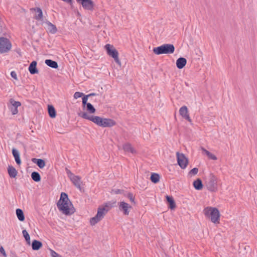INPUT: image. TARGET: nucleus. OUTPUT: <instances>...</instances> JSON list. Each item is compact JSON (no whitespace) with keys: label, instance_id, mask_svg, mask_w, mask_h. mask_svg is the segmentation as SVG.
Here are the masks:
<instances>
[{"label":"nucleus","instance_id":"nucleus-7","mask_svg":"<svg viewBox=\"0 0 257 257\" xmlns=\"http://www.w3.org/2000/svg\"><path fill=\"white\" fill-rule=\"evenodd\" d=\"M96 109L91 104L88 103L82 106V110L78 113V115L81 117L88 119V117H93L95 115Z\"/></svg>","mask_w":257,"mask_h":257},{"label":"nucleus","instance_id":"nucleus-34","mask_svg":"<svg viewBox=\"0 0 257 257\" xmlns=\"http://www.w3.org/2000/svg\"><path fill=\"white\" fill-rule=\"evenodd\" d=\"M22 233L27 243L30 245L31 244V239L29 234L26 230H23Z\"/></svg>","mask_w":257,"mask_h":257},{"label":"nucleus","instance_id":"nucleus-16","mask_svg":"<svg viewBox=\"0 0 257 257\" xmlns=\"http://www.w3.org/2000/svg\"><path fill=\"white\" fill-rule=\"evenodd\" d=\"M165 198L168 208L171 210H174L177 207V205L174 198L169 195H166Z\"/></svg>","mask_w":257,"mask_h":257},{"label":"nucleus","instance_id":"nucleus-2","mask_svg":"<svg viewBox=\"0 0 257 257\" xmlns=\"http://www.w3.org/2000/svg\"><path fill=\"white\" fill-rule=\"evenodd\" d=\"M205 217L214 225L220 223L221 213L218 208L212 206H207L203 209Z\"/></svg>","mask_w":257,"mask_h":257},{"label":"nucleus","instance_id":"nucleus-23","mask_svg":"<svg viewBox=\"0 0 257 257\" xmlns=\"http://www.w3.org/2000/svg\"><path fill=\"white\" fill-rule=\"evenodd\" d=\"M43 246L42 243L37 240H34L32 243V249L34 250H38L42 248Z\"/></svg>","mask_w":257,"mask_h":257},{"label":"nucleus","instance_id":"nucleus-3","mask_svg":"<svg viewBox=\"0 0 257 257\" xmlns=\"http://www.w3.org/2000/svg\"><path fill=\"white\" fill-rule=\"evenodd\" d=\"M88 120L100 127H112L116 125L115 120L106 117L94 115L93 117H88Z\"/></svg>","mask_w":257,"mask_h":257},{"label":"nucleus","instance_id":"nucleus-32","mask_svg":"<svg viewBox=\"0 0 257 257\" xmlns=\"http://www.w3.org/2000/svg\"><path fill=\"white\" fill-rule=\"evenodd\" d=\"M10 75L12 78L13 79V83L14 84H16L17 82L19 81V78L17 72L15 71H13L11 72Z\"/></svg>","mask_w":257,"mask_h":257},{"label":"nucleus","instance_id":"nucleus-5","mask_svg":"<svg viewBox=\"0 0 257 257\" xmlns=\"http://www.w3.org/2000/svg\"><path fill=\"white\" fill-rule=\"evenodd\" d=\"M106 54L112 58L116 64L120 66L121 61L119 57V53L117 49L112 44H107L104 46Z\"/></svg>","mask_w":257,"mask_h":257},{"label":"nucleus","instance_id":"nucleus-11","mask_svg":"<svg viewBox=\"0 0 257 257\" xmlns=\"http://www.w3.org/2000/svg\"><path fill=\"white\" fill-rule=\"evenodd\" d=\"M117 206L119 211L123 215L128 216L133 209L132 204L124 200H121L118 202Z\"/></svg>","mask_w":257,"mask_h":257},{"label":"nucleus","instance_id":"nucleus-40","mask_svg":"<svg viewBox=\"0 0 257 257\" xmlns=\"http://www.w3.org/2000/svg\"><path fill=\"white\" fill-rule=\"evenodd\" d=\"M0 253L2 255L3 257H7V254L5 249L2 246L0 247Z\"/></svg>","mask_w":257,"mask_h":257},{"label":"nucleus","instance_id":"nucleus-10","mask_svg":"<svg viewBox=\"0 0 257 257\" xmlns=\"http://www.w3.org/2000/svg\"><path fill=\"white\" fill-rule=\"evenodd\" d=\"M31 11L34 15V18L37 21V24L44 26L47 20L44 17L42 10L39 8H35L31 9Z\"/></svg>","mask_w":257,"mask_h":257},{"label":"nucleus","instance_id":"nucleus-17","mask_svg":"<svg viewBox=\"0 0 257 257\" xmlns=\"http://www.w3.org/2000/svg\"><path fill=\"white\" fill-rule=\"evenodd\" d=\"M179 113L183 118L189 122L191 121V119L189 116L188 109L187 106H183L181 107L179 109Z\"/></svg>","mask_w":257,"mask_h":257},{"label":"nucleus","instance_id":"nucleus-6","mask_svg":"<svg viewBox=\"0 0 257 257\" xmlns=\"http://www.w3.org/2000/svg\"><path fill=\"white\" fill-rule=\"evenodd\" d=\"M175 51V47L173 45L166 44L160 46L155 47L153 52L155 55H159L162 54H171Z\"/></svg>","mask_w":257,"mask_h":257},{"label":"nucleus","instance_id":"nucleus-22","mask_svg":"<svg viewBox=\"0 0 257 257\" xmlns=\"http://www.w3.org/2000/svg\"><path fill=\"white\" fill-rule=\"evenodd\" d=\"M193 185L195 189L197 190H202L203 187L202 181L199 178L194 181Z\"/></svg>","mask_w":257,"mask_h":257},{"label":"nucleus","instance_id":"nucleus-12","mask_svg":"<svg viewBox=\"0 0 257 257\" xmlns=\"http://www.w3.org/2000/svg\"><path fill=\"white\" fill-rule=\"evenodd\" d=\"M22 105L21 102L16 101L14 98L9 99L8 102V106L11 114L13 115L17 114L19 112L18 107Z\"/></svg>","mask_w":257,"mask_h":257},{"label":"nucleus","instance_id":"nucleus-14","mask_svg":"<svg viewBox=\"0 0 257 257\" xmlns=\"http://www.w3.org/2000/svg\"><path fill=\"white\" fill-rule=\"evenodd\" d=\"M176 156L178 164L180 167L182 169H186L189 164V160L187 157L183 153H177Z\"/></svg>","mask_w":257,"mask_h":257},{"label":"nucleus","instance_id":"nucleus-18","mask_svg":"<svg viewBox=\"0 0 257 257\" xmlns=\"http://www.w3.org/2000/svg\"><path fill=\"white\" fill-rule=\"evenodd\" d=\"M44 25H45V28L46 30L51 34H54L57 32L56 27L47 20L45 21Z\"/></svg>","mask_w":257,"mask_h":257},{"label":"nucleus","instance_id":"nucleus-35","mask_svg":"<svg viewBox=\"0 0 257 257\" xmlns=\"http://www.w3.org/2000/svg\"><path fill=\"white\" fill-rule=\"evenodd\" d=\"M198 172V169L197 168H194L191 169L188 173V176L190 177L195 176Z\"/></svg>","mask_w":257,"mask_h":257},{"label":"nucleus","instance_id":"nucleus-13","mask_svg":"<svg viewBox=\"0 0 257 257\" xmlns=\"http://www.w3.org/2000/svg\"><path fill=\"white\" fill-rule=\"evenodd\" d=\"M67 174L73 184L77 188L81 190L83 186V183L81 178L73 174L70 171L67 170Z\"/></svg>","mask_w":257,"mask_h":257},{"label":"nucleus","instance_id":"nucleus-30","mask_svg":"<svg viewBox=\"0 0 257 257\" xmlns=\"http://www.w3.org/2000/svg\"><path fill=\"white\" fill-rule=\"evenodd\" d=\"M16 214L18 219L21 221H23L25 220V216L24 214V212L21 209H16Z\"/></svg>","mask_w":257,"mask_h":257},{"label":"nucleus","instance_id":"nucleus-24","mask_svg":"<svg viewBox=\"0 0 257 257\" xmlns=\"http://www.w3.org/2000/svg\"><path fill=\"white\" fill-rule=\"evenodd\" d=\"M32 161L33 163H36L41 169L44 168L46 165L45 162L42 159L33 158Z\"/></svg>","mask_w":257,"mask_h":257},{"label":"nucleus","instance_id":"nucleus-9","mask_svg":"<svg viewBox=\"0 0 257 257\" xmlns=\"http://www.w3.org/2000/svg\"><path fill=\"white\" fill-rule=\"evenodd\" d=\"M218 178L213 174H210L206 183L208 190L211 192H216L218 190Z\"/></svg>","mask_w":257,"mask_h":257},{"label":"nucleus","instance_id":"nucleus-25","mask_svg":"<svg viewBox=\"0 0 257 257\" xmlns=\"http://www.w3.org/2000/svg\"><path fill=\"white\" fill-rule=\"evenodd\" d=\"M8 171L9 175L11 178H15L18 174V172L16 169L12 166H9L8 168Z\"/></svg>","mask_w":257,"mask_h":257},{"label":"nucleus","instance_id":"nucleus-29","mask_svg":"<svg viewBox=\"0 0 257 257\" xmlns=\"http://www.w3.org/2000/svg\"><path fill=\"white\" fill-rule=\"evenodd\" d=\"M150 179L154 183H157L160 181V176L157 173H152L151 175Z\"/></svg>","mask_w":257,"mask_h":257},{"label":"nucleus","instance_id":"nucleus-1","mask_svg":"<svg viewBox=\"0 0 257 257\" xmlns=\"http://www.w3.org/2000/svg\"><path fill=\"white\" fill-rule=\"evenodd\" d=\"M59 211L65 215H71L75 211V209L69 199L68 195L65 192H62L57 203Z\"/></svg>","mask_w":257,"mask_h":257},{"label":"nucleus","instance_id":"nucleus-28","mask_svg":"<svg viewBox=\"0 0 257 257\" xmlns=\"http://www.w3.org/2000/svg\"><path fill=\"white\" fill-rule=\"evenodd\" d=\"M48 111L49 113V116L51 118H55L56 116V111L55 110V108L53 105H48Z\"/></svg>","mask_w":257,"mask_h":257},{"label":"nucleus","instance_id":"nucleus-31","mask_svg":"<svg viewBox=\"0 0 257 257\" xmlns=\"http://www.w3.org/2000/svg\"><path fill=\"white\" fill-rule=\"evenodd\" d=\"M126 197L130 201L132 204L134 205L136 204V197L133 193L128 192L126 195Z\"/></svg>","mask_w":257,"mask_h":257},{"label":"nucleus","instance_id":"nucleus-39","mask_svg":"<svg viewBox=\"0 0 257 257\" xmlns=\"http://www.w3.org/2000/svg\"><path fill=\"white\" fill-rule=\"evenodd\" d=\"M83 96H84V94L83 93L80 92H76L74 94V98L75 99H77L78 98H80Z\"/></svg>","mask_w":257,"mask_h":257},{"label":"nucleus","instance_id":"nucleus-15","mask_svg":"<svg viewBox=\"0 0 257 257\" xmlns=\"http://www.w3.org/2000/svg\"><path fill=\"white\" fill-rule=\"evenodd\" d=\"M76 1L85 10L93 11L94 8L95 4L92 0H76Z\"/></svg>","mask_w":257,"mask_h":257},{"label":"nucleus","instance_id":"nucleus-27","mask_svg":"<svg viewBox=\"0 0 257 257\" xmlns=\"http://www.w3.org/2000/svg\"><path fill=\"white\" fill-rule=\"evenodd\" d=\"M45 64L49 66V67L54 68L57 69L58 68V65L56 61H53L50 59H47L45 61Z\"/></svg>","mask_w":257,"mask_h":257},{"label":"nucleus","instance_id":"nucleus-41","mask_svg":"<svg viewBox=\"0 0 257 257\" xmlns=\"http://www.w3.org/2000/svg\"><path fill=\"white\" fill-rule=\"evenodd\" d=\"M201 150L202 151V152L203 153H204L205 154H206V155H207V154L209 152L208 151H207V150H206L205 149L203 148H201Z\"/></svg>","mask_w":257,"mask_h":257},{"label":"nucleus","instance_id":"nucleus-26","mask_svg":"<svg viewBox=\"0 0 257 257\" xmlns=\"http://www.w3.org/2000/svg\"><path fill=\"white\" fill-rule=\"evenodd\" d=\"M12 153L15 158L17 164L18 165H20L21 164V161L19 151L15 149H13L12 150Z\"/></svg>","mask_w":257,"mask_h":257},{"label":"nucleus","instance_id":"nucleus-37","mask_svg":"<svg viewBox=\"0 0 257 257\" xmlns=\"http://www.w3.org/2000/svg\"><path fill=\"white\" fill-rule=\"evenodd\" d=\"M207 156V157L209 159H211V160H216L217 159V157H216V156L211 153V152H209L207 155H206Z\"/></svg>","mask_w":257,"mask_h":257},{"label":"nucleus","instance_id":"nucleus-8","mask_svg":"<svg viewBox=\"0 0 257 257\" xmlns=\"http://www.w3.org/2000/svg\"><path fill=\"white\" fill-rule=\"evenodd\" d=\"M13 48L12 41L8 38L0 37V54H6L10 52Z\"/></svg>","mask_w":257,"mask_h":257},{"label":"nucleus","instance_id":"nucleus-19","mask_svg":"<svg viewBox=\"0 0 257 257\" xmlns=\"http://www.w3.org/2000/svg\"><path fill=\"white\" fill-rule=\"evenodd\" d=\"M122 149L127 153H130L132 154H135L136 153V151L134 149V148L132 146V145L128 143H126L122 145Z\"/></svg>","mask_w":257,"mask_h":257},{"label":"nucleus","instance_id":"nucleus-36","mask_svg":"<svg viewBox=\"0 0 257 257\" xmlns=\"http://www.w3.org/2000/svg\"><path fill=\"white\" fill-rule=\"evenodd\" d=\"M94 95V94H90L87 95H84L82 98V106L88 104L89 103L87 102L88 98L90 96Z\"/></svg>","mask_w":257,"mask_h":257},{"label":"nucleus","instance_id":"nucleus-4","mask_svg":"<svg viewBox=\"0 0 257 257\" xmlns=\"http://www.w3.org/2000/svg\"><path fill=\"white\" fill-rule=\"evenodd\" d=\"M109 209V206L107 204L99 206L97 209L96 215L91 217L89 220L90 225L94 226L100 222L104 218Z\"/></svg>","mask_w":257,"mask_h":257},{"label":"nucleus","instance_id":"nucleus-21","mask_svg":"<svg viewBox=\"0 0 257 257\" xmlns=\"http://www.w3.org/2000/svg\"><path fill=\"white\" fill-rule=\"evenodd\" d=\"M37 63L36 61H33L29 67V71L31 74H38L39 70L37 68Z\"/></svg>","mask_w":257,"mask_h":257},{"label":"nucleus","instance_id":"nucleus-33","mask_svg":"<svg viewBox=\"0 0 257 257\" xmlns=\"http://www.w3.org/2000/svg\"><path fill=\"white\" fill-rule=\"evenodd\" d=\"M31 177L33 180L36 182H39L41 180V176L38 172H33L31 174Z\"/></svg>","mask_w":257,"mask_h":257},{"label":"nucleus","instance_id":"nucleus-38","mask_svg":"<svg viewBox=\"0 0 257 257\" xmlns=\"http://www.w3.org/2000/svg\"><path fill=\"white\" fill-rule=\"evenodd\" d=\"M50 255L51 257H63L53 250H50Z\"/></svg>","mask_w":257,"mask_h":257},{"label":"nucleus","instance_id":"nucleus-20","mask_svg":"<svg viewBox=\"0 0 257 257\" xmlns=\"http://www.w3.org/2000/svg\"><path fill=\"white\" fill-rule=\"evenodd\" d=\"M187 64V60L183 57H180L176 60V66L179 69H183Z\"/></svg>","mask_w":257,"mask_h":257}]
</instances>
